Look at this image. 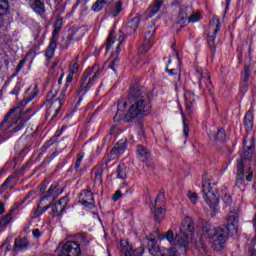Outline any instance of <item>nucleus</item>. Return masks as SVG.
Returning <instances> with one entry per match:
<instances>
[{"instance_id":"obj_1","label":"nucleus","mask_w":256,"mask_h":256,"mask_svg":"<svg viewBox=\"0 0 256 256\" xmlns=\"http://www.w3.org/2000/svg\"><path fill=\"white\" fill-rule=\"evenodd\" d=\"M128 99H134V104L131 105L126 112L127 102L120 101L118 103V111L114 116L116 123H130L136 117H147L151 113L153 106L149 94L141 86L134 85L130 88Z\"/></svg>"},{"instance_id":"obj_2","label":"nucleus","mask_w":256,"mask_h":256,"mask_svg":"<svg viewBox=\"0 0 256 256\" xmlns=\"http://www.w3.org/2000/svg\"><path fill=\"white\" fill-rule=\"evenodd\" d=\"M193 218L186 217L180 226L179 233L173 234V231L169 230L164 238L169 241V243H174L179 247H187L191 241H193Z\"/></svg>"},{"instance_id":"obj_3","label":"nucleus","mask_w":256,"mask_h":256,"mask_svg":"<svg viewBox=\"0 0 256 256\" xmlns=\"http://www.w3.org/2000/svg\"><path fill=\"white\" fill-rule=\"evenodd\" d=\"M15 113H21V109L13 108L4 117L2 123L0 124V139H9L11 133H17V131H21V129L25 127V122L31 119V117L26 119L18 118L15 122L9 125V119H13V117H15Z\"/></svg>"},{"instance_id":"obj_4","label":"nucleus","mask_w":256,"mask_h":256,"mask_svg":"<svg viewBox=\"0 0 256 256\" xmlns=\"http://www.w3.org/2000/svg\"><path fill=\"white\" fill-rule=\"evenodd\" d=\"M230 230L231 228H229V226H221L218 228H203V231L206 233L212 249L215 251H221V249H223L225 243H227Z\"/></svg>"},{"instance_id":"obj_5","label":"nucleus","mask_w":256,"mask_h":256,"mask_svg":"<svg viewBox=\"0 0 256 256\" xmlns=\"http://www.w3.org/2000/svg\"><path fill=\"white\" fill-rule=\"evenodd\" d=\"M244 153L241 156L240 160H237V177H236V185L237 187H241L243 183H245V164L243 161H251L253 159V151L255 150V142L251 141L249 145L244 140Z\"/></svg>"},{"instance_id":"obj_6","label":"nucleus","mask_w":256,"mask_h":256,"mask_svg":"<svg viewBox=\"0 0 256 256\" xmlns=\"http://www.w3.org/2000/svg\"><path fill=\"white\" fill-rule=\"evenodd\" d=\"M102 75H105V64H94L92 68L87 69L83 73V80L78 93H81L83 89H91L95 85V81Z\"/></svg>"},{"instance_id":"obj_7","label":"nucleus","mask_w":256,"mask_h":256,"mask_svg":"<svg viewBox=\"0 0 256 256\" xmlns=\"http://www.w3.org/2000/svg\"><path fill=\"white\" fill-rule=\"evenodd\" d=\"M202 193H204L203 197L211 209H215L219 205V196L211 191V180L207 176L202 178Z\"/></svg>"},{"instance_id":"obj_8","label":"nucleus","mask_w":256,"mask_h":256,"mask_svg":"<svg viewBox=\"0 0 256 256\" xmlns=\"http://www.w3.org/2000/svg\"><path fill=\"white\" fill-rule=\"evenodd\" d=\"M58 256H81V245L75 241L61 243Z\"/></svg>"},{"instance_id":"obj_9","label":"nucleus","mask_w":256,"mask_h":256,"mask_svg":"<svg viewBox=\"0 0 256 256\" xmlns=\"http://www.w3.org/2000/svg\"><path fill=\"white\" fill-rule=\"evenodd\" d=\"M219 29H221V21L217 17H213L208 27V46L213 51H215V38L219 33Z\"/></svg>"},{"instance_id":"obj_10","label":"nucleus","mask_w":256,"mask_h":256,"mask_svg":"<svg viewBox=\"0 0 256 256\" xmlns=\"http://www.w3.org/2000/svg\"><path fill=\"white\" fill-rule=\"evenodd\" d=\"M155 243H157V240H155V239L150 240L149 251H150L151 255H153V256H181V254H179V252L175 248L161 250V248H159V246H157V244H155Z\"/></svg>"},{"instance_id":"obj_11","label":"nucleus","mask_w":256,"mask_h":256,"mask_svg":"<svg viewBox=\"0 0 256 256\" xmlns=\"http://www.w3.org/2000/svg\"><path fill=\"white\" fill-rule=\"evenodd\" d=\"M196 76L198 79L199 89L211 88V76L209 75V70L203 69V68H197Z\"/></svg>"},{"instance_id":"obj_12","label":"nucleus","mask_w":256,"mask_h":256,"mask_svg":"<svg viewBox=\"0 0 256 256\" xmlns=\"http://www.w3.org/2000/svg\"><path fill=\"white\" fill-rule=\"evenodd\" d=\"M64 99L65 94L61 93L58 98L50 102V107L46 111L47 117H52V119H55V117H57L59 111H61V107L63 106Z\"/></svg>"},{"instance_id":"obj_13","label":"nucleus","mask_w":256,"mask_h":256,"mask_svg":"<svg viewBox=\"0 0 256 256\" xmlns=\"http://www.w3.org/2000/svg\"><path fill=\"white\" fill-rule=\"evenodd\" d=\"M120 247L121 256H141L144 253L143 247L133 250V246L127 240H121Z\"/></svg>"},{"instance_id":"obj_14","label":"nucleus","mask_w":256,"mask_h":256,"mask_svg":"<svg viewBox=\"0 0 256 256\" xmlns=\"http://www.w3.org/2000/svg\"><path fill=\"white\" fill-rule=\"evenodd\" d=\"M155 35V25H150L144 36V43L139 48V53H147L153 45V36Z\"/></svg>"},{"instance_id":"obj_15","label":"nucleus","mask_w":256,"mask_h":256,"mask_svg":"<svg viewBox=\"0 0 256 256\" xmlns=\"http://www.w3.org/2000/svg\"><path fill=\"white\" fill-rule=\"evenodd\" d=\"M164 203H165V193L160 191L156 197L155 205H154V208H155L154 215H155L156 221H161L165 217V212L163 211V208H162Z\"/></svg>"},{"instance_id":"obj_16","label":"nucleus","mask_w":256,"mask_h":256,"mask_svg":"<svg viewBox=\"0 0 256 256\" xmlns=\"http://www.w3.org/2000/svg\"><path fill=\"white\" fill-rule=\"evenodd\" d=\"M190 15H193V8L189 6L182 7L177 17V24L180 25V27H185V25L189 23Z\"/></svg>"},{"instance_id":"obj_17","label":"nucleus","mask_w":256,"mask_h":256,"mask_svg":"<svg viewBox=\"0 0 256 256\" xmlns=\"http://www.w3.org/2000/svg\"><path fill=\"white\" fill-rule=\"evenodd\" d=\"M80 203L84 205V207H88V209H93L95 207V199L93 198V193L91 190H83L80 193Z\"/></svg>"},{"instance_id":"obj_18","label":"nucleus","mask_w":256,"mask_h":256,"mask_svg":"<svg viewBox=\"0 0 256 256\" xmlns=\"http://www.w3.org/2000/svg\"><path fill=\"white\" fill-rule=\"evenodd\" d=\"M69 199L67 197H62L54 206L52 207L53 217H63V211L67 209Z\"/></svg>"},{"instance_id":"obj_19","label":"nucleus","mask_w":256,"mask_h":256,"mask_svg":"<svg viewBox=\"0 0 256 256\" xmlns=\"http://www.w3.org/2000/svg\"><path fill=\"white\" fill-rule=\"evenodd\" d=\"M38 93L39 89L37 88V84L30 86L24 94V99L21 102V107H25V105L31 103V101H33L37 97Z\"/></svg>"},{"instance_id":"obj_20","label":"nucleus","mask_w":256,"mask_h":256,"mask_svg":"<svg viewBox=\"0 0 256 256\" xmlns=\"http://www.w3.org/2000/svg\"><path fill=\"white\" fill-rule=\"evenodd\" d=\"M28 4L39 17H45V3L42 0H28Z\"/></svg>"},{"instance_id":"obj_21","label":"nucleus","mask_w":256,"mask_h":256,"mask_svg":"<svg viewBox=\"0 0 256 256\" xmlns=\"http://www.w3.org/2000/svg\"><path fill=\"white\" fill-rule=\"evenodd\" d=\"M125 153V143H117L111 152L108 154V161H113V159H117V157H121Z\"/></svg>"},{"instance_id":"obj_22","label":"nucleus","mask_w":256,"mask_h":256,"mask_svg":"<svg viewBox=\"0 0 256 256\" xmlns=\"http://www.w3.org/2000/svg\"><path fill=\"white\" fill-rule=\"evenodd\" d=\"M184 99L186 111L189 115H191L193 113V103L194 101H197V96L195 93L187 91L184 94Z\"/></svg>"},{"instance_id":"obj_23","label":"nucleus","mask_w":256,"mask_h":256,"mask_svg":"<svg viewBox=\"0 0 256 256\" xmlns=\"http://www.w3.org/2000/svg\"><path fill=\"white\" fill-rule=\"evenodd\" d=\"M140 21L141 18L139 16L132 18L126 26V35H133V33H135L139 28Z\"/></svg>"},{"instance_id":"obj_24","label":"nucleus","mask_w":256,"mask_h":256,"mask_svg":"<svg viewBox=\"0 0 256 256\" xmlns=\"http://www.w3.org/2000/svg\"><path fill=\"white\" fill-rule=\"evenodd\" d=\"M83 159H85V152H81L76 157V163L74 165V169L78 175H84L87 172V168L81 167L83 163Z\"/></svg>"},{"instance_id":"obj_25","label":"nucleus","mask_w":256,"mask_h":256,"mask_svg":"<svg viewBox=\"0 0 256 256\" xmlns=\"http://www.w3.org/2000/svg\"><path fill=\"white\" fill-rule=\"evenodd\" d=\"M163 3H165V0H156L152 6H150L147 10L148 17H154V15H157L159 13Z\"/></svg>"},{"instance_id":"obj_26","label":"nucleus","mask_w":256,"mask_h":256,"mask_svg":"<svg viewBox=\"0 0 256 256\" xmlns=\"http://www.w3.org/2000/svg\"><path fill=\"white\" fill-rule=\"evenodd\" d=\"M228 227H235L236 223L239 221V209L236 207L232 209L228 214Z\"/></svg>"},{"instance_id":"obj_27","label":"nucleus","mask_w":256,"mask_h":256,"mask_svg":"<svg viewBox=\"0 0 256 256\" xmlns=\"http://www.w3.org/2000/svg\"><path fill=\"white\" fill-rule=\"evenodd\" d=\"M9 13V2L7 0H0V29L3 27V23H5L4 15Z\"/></svg>"},{"instance_id":"obj_28","label":"nucleus","mask_w":256,"mask_h":256,"mask_svg":"<svg viewBox=\"0 0 256 256\" xmlns=\"http://www.w3.org/2000/svg\"><path fill=\"white\" fill-rule=\"evenodd\" d=\"M27 247H29L27 239L17 238L14 242V251H27Z\"/></svg>"},{"instance_id":"obj_29","label":"nucleus","mask_w":256,"mask_h":256,"mask_svg":"<svg viewBox=\"0 0 256 256\" xmlns=\"http://www.w3.org/2000/svg\"><path fill=\"white\" fill-rule=\"evenodd\" d=\"M57 183H53L48 191H47V195H45L43 198H41V201H48L49 199H51V197H57L59 195V190L57 189Z\"/></svg>"},{"instance_id":"obj_30","label":"nucleus","mask_w":256,"mask_h":256,"mask_svg":"<svg viewBox=\"0 0 256 256\" xmlns=\"http://www.w3.org/2000/svg\"><path fill=\"white\" fill-rule=\"evenodd\" d=\"M253 119V110H249L244 117V127L246 131H251V129H253Z\"/></svg>"},{"instance_id":"obj_31","label":"nucleus","mask_w":256,"mask_h":256,"mask_svg":"<svg viewBox=\"0 0 256 256\" xmlns=\"http://www.w3.org/2000/svg\"><path fill=\"white\" fill-rule=\"evenodd\" d=\"M15 175H10L0 186V191H7L15 187Z\"/></svg>"},{"instance_id":"obj_32","label":"nucleus","mask_w":256,"mask_h":256,"mask_svg":"<svg viewBox=\"0 0 256 256\" xmlns=\"http://www.w3.org/2000/svg\"><path fill=\"white\" fill-rule=\"evenodd\" d=\"M137 155L138 159L142 162L147 161V159H149V157L151 156V154H149V151H147V148L141 145L137 147Z\"/></svg>"},{"instance_id":"obj_33","label":"nucleus","mask_w":256,"mask_h":256,"mask_svg":"<svg viewBox=\"0 0 256 256\" xmlns=\"http://www.w3.org/2000/svg\"><path fill=\"white\" fill-rule=\"evenodd\" d=\"M85 35V27H80L76 29L72 35L69 36L70 41H79L80 39H83V36Z\"/></svg>"},{"instance_id":"obj_34","label":"nucleus","mask_w":256,"mask_h":256,"mask_svg":"<svg viewBox=\"0 0 256 256\" xmlns=\"http://www.w3.org/2000/svg\"><path fill=\"white\" fill-rule=\"evenodd\" d=\"M57 49V41L50 40L49 46L46 50V57L47 59H53L55 55V50Z\"/></svg>"},{"instance_id":"obj_35","label":"nucleus","mask_w":256,"mask_h":256,"mask_svg":"<svg viewBox=\"0 0 256 256\" xmlns=\"http://www.w3.org/2000/svg\"><path fill=\"white\" fill-rule=\"evenodd\" d=\"M210 139L213 141H225V130L220 128L216 133L210 134Z\"/></svg>"},{"instance_id":"obj_36","label":"nucleus","mask_w":256,"mask_h":256,"mask_svg":"<svg viewBox=\"0 0 256 256\" xmlns=\"http://www.w3.org/2000/svg\"><path fill=\"white\" fill-rule=\"evenodd\" d=\"M116 173L117 179H127V167L125 164H119Z\"/></svg>"},{"instance_id":"obj_37","label":"nucleus","mask_w":256,"mask_h":256,"mask_svg":"<svg viewBox=\"0 0 256 256\" xmlns=\"http://www.w3.org/2000/svg\"><path fill=\"white\" fill-rule=\"evenodd\" d=\"M76 241H77L78 245L87 247L91 243V238L87 237V235H85V234H80L76 237Z\"/></svg>"},{"instance_id":"obj_38","label":"nucleus","mask_w":256,"mask_h":256,"mask_svg":"<svg viewBox=\"0 0 256 256\" xmlns=\"http://www.w3.org/2000/svg\"><path fill=\"white\" fill-rule=\"evenodd\" d=\"M249 77H251V67L246 66L244 67V70L241 72V80L245 85L249 83Z\"/></svg>"},{"instance_id":"obj_39","label":"nucleus","mask_w":256,"mask_h":256,"mask_svg":"<svg viewBox=\"0 0 256 256\" xmlns=\"http://www.w3.org/2000/svg\"><path fill=\"white\" fill-rule=\"evenodd\" d=\"M106 3H111V1L97 0L92 6V11H95V13H99V11H101V9H103V7H104V5H106Z\"/></svg>"},{"instance_id":"obj_40","label":"nucleus","mask_w":256,"mask_h":256,"mask_svg":"<svg viewBox=\"0 0 256 256\" xmlns=\"http://www.w3.org/2000/svg\"><path fill=\"white\" fill-rule=\"evenodd\" d=\"M59 31H61V22L57 21L55 24H54V30L52 32V38L50 39L51 41H56L57 42V39H59Z\"/></svg>"},{"instance_id":"obj_41","label":"nucleus","mask_w":256,"mask_h":256,"mask_svg":"<svg viewBox=\"0 0 256 256\" xmlns=\"http://www.w3.org/2000/svg\"><path fill=\"white\" fill-rule=\"evenodd\" d=\"M11 219H13V214L9 212L4 217L0 219V227H7L9 223H11Z\"/></svg>"},{"instance_id":"obj_42","label":"nucleus","mask_w":256,"mask_h":256,"mask_svg":"<svg viewBox=\"0 0 256 256\" xmlns=\"http://www.w3.org/2000/svg\"><path fill=\"white\" fill-rule=\"evenodd\" d=\"M181 115H182L184 136L189 137V123H187V118L185 117V112H183V110H181Z\"/></svg>"},{"instance_id":"obj_43","label":"nucleus","mask_w":256,"mask_h":256,"mask_svg":"<svg viewBox=\"0 0 256 256\" xmlns=\"http://www.w3.org/2000/svg\"><path fill=\"white\" fill-rule=\"evenodd\" d=\"M187 197L193 205H197V202L199 201V195L196 194V192L189 190L187 193Z\"/></svg>"},{"instance_id":"obj_44","label":"nucleus","mask_w":256,"mask_h":256,"mask_svg":"<svg viewBox=\"0 0 256 256\" xmlns=\"http://www.w3.org/2000/svg\"><path fill=\"white\" fill-rule=\"evenodd\" d=\"M195 247L196 249H198L201 255H205V253H207V248H205V245L203 244V240L199 239L197 242H195Z\"/></svg>"},{"instance_id":"obj_45","label":"nucleus","mask_w":256,"mask_h":256,"mask_svg":"<svg viewBox=\"0 0 256 256\" xmlns=\"http://www.w3.org/2000/svg\"><path fill=\"white\" fill-rule=\"evenodd\" d=\"M43 203V201L40 200V203L38 204L37 209L34 211V214L32 216V219H37V217H41V215H43V213H45L43 211V207L41 206Z\"/></svg>"},{"instance_id":"obj_46","label":"nucleus","mask_w":256,"mask_h":256,"mask_svg":"<svg viewBox=\"0 0 256 256\" xmlns=\"http://www.w3.org/2000/svg\"><path fill=\"white\" fill-rule=\"evenodd\" d=\"M78 71H79V63H77V60H74L70 63L69 73H72L73 75H75V73H77Z\"/></svg>"},{"instance_id":"obj_47","label":"nucleus","mask_w":256,"mask_h":256,"mask_svg":"<svg viewBox=\"0 0 256 256\" xmlns=\"http://www.w3.org/2000/svg\"><path fill=\"white\" fill-rule=\"evenodd\" d=\"M166 71H168V73L171 77H173V75H176L178 81H179V79H181V68H176V69L173 68L170 70H168V68H166Z\"/></svg>"},{"instance_id":"obj_48","label":"nucleus","mask_w":256,"mask_h":256,"mask_svg":"<svg viewBox=\"0 0 256 256\" xmlns=\"http://www.w3.org/2000/svg\"><path fill=\"white\" fill-rule=\"evenodd\" d=\"M199 19H201V16L199 15V13L192 12V14L188 18V23H197Z\"/></svg>"},{"instance_id":"obj_49","label":"nucleus","mask_w":256,"mask_h":256,"mask_svg":"<svg viewBox=\"0 0 256 256\" xmlns=\"http://www.w3.org/2000/svg\"><path fill=\"white\" fill-rule=\"evenodd\" d=\"M115 43V39L113 38V34H110L106 41V51H109L113 47V44Z\"/></svg>"},{"instance_id":"obj_50","label":"nucleus","mask_w":256,"mask_h":256,"mask_svg":"<svg viewBox=\"0 0 256 256\" xmlns=\"http://www.w3.org/2000/svg\"><path fill=\"white\" fill-rule=\"evenodd\" d=\"M110 69H112V71H114V73H117V69H119V58H115L111 62Z\"/></svg>"},{"instance_id":"obj_51","label":"nucleus","mask_w":256,"mask_h":256,"mask_svg":"<svg viewBox=\"0 0 256 256\" xmlns=\"http://www.w3.org/2000/svg\"><path fill=\"white\" fill-rule=\"evenodd\" d=\"M122 9H123V3L121 2L116 3V9L115 11L112 12L113 17H117V15L121 13Z\"/></svg>"},{"instance_id":"obj_52","label":"nucleus","mask_w":256,"mask_h":256,"mask_svg":"<svg viewBox=\"0 0 256 256\" xmlns=\"http://www.w3.org/2000/svg\"><path fill=\"white\" fill-rule=\"evenodd\" d=\"M102 178H103V170H98V171L95 173L94 181H95L96 183H101Z\"/></svg>"},{"instance_id":"obj_53","label":"nucleus","mask_w":256,"mask_h":256,"mask_svg":"<svg viewBox=\"0 0 256 256\" xmlns=\"http://www.w3.org/2000/svg\"><path fill=\"white\" fill-rule=\"evenodd\" d=\"M123 197V193H121V190H118L114 193L112 196L113 201H119Z\"/></svg>"},{"instance_id":"obj_54","label":"nucleus","mask_w":256,"mask_h":256,"mask_svg":"<svg viewBox=\"0 0 256 256\" xmlns=\"http://www.w3.org/2000/svg\"><path fill=\"white\" fill-rule=\"evenodd\" d=\"M247 173L248 174L246 176V181L252 182L253 181V170H251V168H249Z\"/></svg>"},{"instance_id":"obj_55","label":"nucleus","mask_w":256,"mask_h":256,"mask_svg":"<svg viewBox=\"0 0 256 256\" xmlns=\"http://www.w3.org/2000/svg\"><path fill=\"white\" fill-rule=\"evenodd\" d=\"M21 91V86L16 85L14 89L11 91V95H17Z\"/></svg>"},{"instance_id":"obj_56","label":"nucleus","mask_w":256,"mask_h":256,"mask_svg":"<svg viewBox=\"0 0 256 256\" xmlns=\"http://www.w3.org/2000/svg\"><path fill=\"white\" fill-rule=\"evenodd\" d=\"M26 60H21L16 68V71H21L23 67L25 66Z\"/></svg>"},{"instance_id":"obj_57","label":"nucleus","mask_w":256,"mask_h":256,"mask_svg":"<svg viewBox=\"0 0 256 256\" xmlns=\"http://www.w3.org/2000/svg\"><path fill=\"white\" fill-rule=\"evenodd\" d=\"M32 235L33 237H36V238L41 237V231L39 229H34L32 231Z\"/></svg>"},{"instance_id":"obj_58","label":"nucleus","mask_w":256,"mask_h":256,"mask_svg":"<svg viewBox=\"0 0 256 256\" xmlns=\"http://www.w3.org/2000/svg\"><path fill=\"white\" fill-rule=\"evenodd\" d=\"M223 201H224V203H226V205H229L231 203V196L230 195H225L223 197Z\"/></svg>"},{"instance_id":"obj_59","label":"nucleus","mask_w":256,"mask_h":256,"mask_svg":"<svg viewBox=\"0 0 256 256\" xmlns=\"http://www.w3.org/2000/svg\"><path fill=\"white\" fill-rule=\"evenodd\" d=\"M74 75H75V74L69 72L68 75H67V77H66V82H67V83H71V81H73V76H74Z\"/></svg>"},{"instance_id":"obj_60","label":"nucleus","mask_w":256,"mask_h":256,"mask_svg":"<svg viewBox=\"0 0 256 256\" xmlns=\"http://www.w3.org/2000/svg\"><path fill=\"white\" fill-rule=\"evenodd\" d=\"M5 213V202L0 201V215H3Z\"/></svg>"},{"instance_id":"obj_61","label":"nucleus","mask_w":256,"mask_h":256,"mask_svg":"<svg viewBox=\"0 0 256 256\" xmlns=\"http://www.w3.org/2000/svg\"><path fill=\"white\" fill-rule=\"evenodd\" d=\"M56 93H57V90H54V94H53V90H51L50 94H48L47 96V101H51V97H55Z\"/></svg>"},{"instance_id":"obj_62","label":"nucleus","mask_w":256,"mask_h":256,"mask_svg":"<svg viewBox=\"0 0 256 256\" xmlns=\"http://www.w3.org/2000/svg\"><path fill=\"white\" fill-rule=\"evenodd\" d=\"M56 11L59 15H61V13H63L65 11V7L62 6V9L56 8Z\"/></svg>"},{"instance_id":"obj_63","label":"nucleus","mask_w":256,"mask_h":256,"mask_svg":"<svg viewBox=\"0 0 256 256\" xmlns=\"http://www.w3.org/2000/svg\"><path fill=\"white\" fill-rule=\"evenodd\" d=\"M50 207H51V204H48V205L44 206V208H42V211H44V213H45V211H47V209H49Z\"/></svg>"},{"instance_id":"obj_64","label":"nucleus","mask_w":256,"mask_h":256,"mask_svg":"<svg viewBox=\"0 0 256 256\" xmlns=\"http://www.w3.org/2000/svg\"><path fill=\"white\" fill-rule=\"evenodd\" d=\"M121 41H122V40H119V42H118V44H117V49H116L117 53H119V47H121Z\"/></svg>"}]
</instances>
